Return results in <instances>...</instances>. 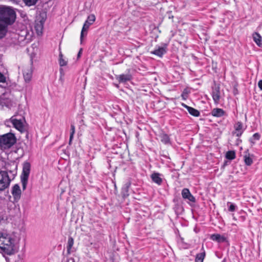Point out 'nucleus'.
Here are the masks:
<instances>
[{"instance_id": "nucleus-15", "label": "nucleus", "mask_w": 262, "mask_h": 262, "mask_svg": "<svg viewBox=\"0 0 262 262\" xmlns=\"http://www.w3.org/2000/svg\"><path fill=\"white\" fill-rule=\"evenodd\" d=\"M211 115L215 117H221L226 114V112L222 108H214L212 110Z\"/></svg>"}, {"instance_id": "nucleus-23", "label": "nucleus", "mask_w": 262, "mask_h": 262, "mask_svg": "<svg viewBox=\"0 0 262 262\" xmlns=\"http://www.w3.org/2000/svg\"><path fill=\"white\" fill-rule=\"evenodd\" d=\"M205 256V252L204 251L203 252L197 254L195 259V262H203V260Z\"/></svg>"}, {"instance_id": "nucleus-6", "label": "nucleus", "mask_w": 262, "mask_h": 262, "mask_svg": "<svg viewBox=\"0 0 262 262\" xmlns=\"http://www.w3.org/2000/svg\"><path fill=\"white\" fill-rule=\"evenodd\" d=\"M96 17L95 15L91 14L88 16L86 20L84 23L82 30L81 31L80 34V41L81 42L82 41V38L84 35H86L87 34V31L88 30L90 26L93 24V23L95 21Z\"/></svg>"}, {"instance_id": "nucleus-7", "label": "nucleus", "mask_w": 262, "mask_h": 262, "mask_svg": "<svg viewBox=\"0 0 262 262\" xmlns=\"http://www.w3.org/2000/svg\"><path fill=\"white\" fill-rule=\"evenodd\" d=\"M47 17L45 13L41 14L39 17L35 20V29L37 34L40 35L42 33L44 23L46 20Z\"/></svg>"}, {"instance_id": "nucleus-18", "label": "nucleus", "mask_w": 262, "mask_h": 262, "mask_svg": "<svg viewBox=\"0 0 262 262\" xmlns=\"http://www.w3.org/2000/svg\"><path fill=\"white\" fill-rule=\"evenodd\" d=\"M253 38L254 42L256 43V45L258 47H261L262 45L261 42V37L260 36V34L258 33L255 32L253 34Z\"/></svg>"}, {"instance_id": "nucleus-2", "label": "nucleus", "mask_w": 262, "mask_h": 262, "mask_svg": "<svg viewBox=\"0 0 262 262\" xmlns=\"http://www.w3.org/2000/svg\"><path fill=\"white\" fill-rule=\"evenodd\" d=\"M16 18L15 11L10 7L0 8V23L6 25L12 24Z\"/></svg>"}, {"instance_id": "nucleus-36", "label": "nucleus", "mask_w": 262, "mask_h": 262, "mask_svg": "<svg viewBox=\"0 0 262 262\" xmlns=\"http://www.w3.org/2000/svg\"><path fill=\"white\" fill-rule=\"evenodd\" d=\"M82 49L81 48L80 49L78 54H77V58H79L80 57H81V55L82 54Z\"/></svg>"}, {"instance_id": "nucleus-8", "label": "nucleus", "mask_w": 262, "mask_h": 262, "mask_svg": "<svg viewBox=\"0 0 262 262\" xmlns=\"http://www.w3.org/2000/svg\"><path fill=\"white\" fill-rule=\"evenodd\" d=\"M24 119H17L16 116H13L10 118V122L13 124V126L21 133L25 132V128L24 127L23 121Z\"/></svg>"}, {"instance_id": "nucleus-27", "label": "nucleus", "mask_w": 262, "mask_h": 262, "mask_svg": "<svg viewBox=\"0 0 262 262\" xmlns=\"http://www.w3.org/2000/svg\"><path fill=\"white\" fill-rule=\"evenodd\" d=\"M71 133H70V139H69V144H71V142L73 140L74 135L75 134V127L74 124H72L71 125Z\"/></svg>"}, {"instance_id": "nucleus-28", "label": "nucleus", "mask_w": 262, "mask_h": 262, "mask_svg": "<svg viewBox=\"0 0 262 262\" xmlns=\"http://www.w3.org/2000/svg\"><path fill=\"white\" fill-rule=\"evenodd\" d=\"M244 161L246 165L250 166L253 163V159L250 157L249 155L244 156Z\"/></svg>"}, {"instance_id": "nucleus-26", "label": "nucleus", "mask_w": 262, "mask_h": 262, "mask_svg": "<svg viewBox=\"0 0 262 262\" xmlns=\"http://www.w3.org/2000/svg\"><path fill=\"white\" fill-rule=\"evenodd\" d=\"M226 158L228 160H233L235 158V152L233 150H229L226 152Z\"/></svg>"}, {"instance_id": "nucleus-4", "label": "nucleus", "mask_w": 262, "mask_h": 262, "mask_svg": "<svg viewBox=\"0 0 262 262\" xmlns=\"http://www.w3.org/2000/svg\"><path fill=\"white\" fill-rule=\"evenodd\" d=\"M30 164L26 162L23 164V171L20 176L21 182L22 184L23 189L25 190L27 185L28 178L30 172Z\"/></svg>"}, {"instance_id": "nucleus-1", "label": "nucleus", "mask_w": 262, "mask_h": 262, "mask_svg": "<svg viewBox=\"0 0 262 262\" xmlns=\"http://www.w3.org/2000/svg\"><path fill=\"white\" fill-rule=\"evenodd\" d=\"M14 239L7 233H0V249L6 254H13L14 253Z\"/></svg>"}, {"instance_id": "nucleus-16", "label": "nucleus", "mask_w": 262, "mask_h": 262, "mask_svg": "<svg viewBox=\"0 0 262 262\" xmlns=\"http://www.w3.org/2000/svg\"><path fill=\"white\" fill-rule=\"evenodd\" d=\"M210 239L218 243H224L227 241L226 237L219 234H213L211 235Z\"/></svg>"}, {"instance_id": "nucleus-38", "label": "nucleus", "mask_w": 262, "mask_h": 262, "mask_svg": "<svg viewBox=\"0 0 262 262\" xmlns=\"http://www.w3.org/2000/svg\"><path fill=\"white\" fill-rule=\"evenodd\" d=\"M237 143H241L242 142V140L241 139H238L237 140Z\"/></svg>"}, {"instance_id": "nucleus-3", "label": "nucleus", "mask_w": 262, "mask_h": 262, "mask_svg": "<svg viewBox=\"0 0 262 262\" xmlns=\"http://www.w3.org/2000/svg\"><path fill=\"white\" fill-rule=\"evenodd\" d=\"M16 142L14 134L9 133L0 136V149L6 150L11 148Z\"/></svg>"}, {"instance_id": "nucleus-35", "label": "nucleus", "mask_w": 262, "mask_h": 262, "mask_svg": "<svg viewBox=\"0 0 262 262\" xmlns=\"http://www.w3.org/2000/svg\"><path fill=\"white\" fill-rule=\"evenodd\" d=\"M6 81V78L3 74L0 73V82H4Z\"/></svg>"}, {"instance_id": "nucleus-10", "label": "nucleus", "mask_w": 262, "mask_h": 262, "mask_svg": "<svg viewBox=\"0 0 262 262\" xmlns=\"http://www.w3.org/2000/svg\"><path fill=\"white\" fill-rule=\"evenodd\" d=\"M182 196L184 199H187L193 203L196 201L195 198L191 194L189 190L187 188H184L182 190Z\"/></svg>"}, {"instance_id": "nucleus-33", "label": "nucleus", "mask_w": 262, "mask_h": 262, "mask_svg": "<svg viewBox=\"0 0 262 262\" xmlns=\"http://www.w3.org/2000/svg\"><path fill=\"white\" fill-rule=\"evenodd\" d=\"M228 204H230L228 208L229 211L233 212L235 210L236 206L234 204L228 202Z\"/></svg>"}, {"instance_id": "nucleus-32", "label": "nucleus", "mask_w": 262, "mask_h": 262, "mask_svg": "<svg viewBox=\"0 0 262 262\" xmlns=\"http://www.w3.org/2000/svg\"><path fill=\"white\" fill-rule=\"evenodd\" d=\"M188 91L187 89H184L181 94V97L183 100H186L188 97Z\"/></svg>"}, {"instance_id": "nucleus-9", "label": "nucleus", "mask_w": 262, "mask_h": 262, "mask_svg": "<svg viewBox=\"0 0 262 262\" xmlns=\"http://www.w3.org/2000/svg\"><path fill=\"white\" fill-rule=\"evenodd\" d=\"M11 194L13 196L14 202H18L21 195V191L18 184H16L12 187Z\"/></svg>"}, {"instance_id": "nucleus-13", "label": "nucleus", "mask_w": 262, "mask_h": 262, "mask_svg": "<svg viewBox=\"0 0 262 262\" xmlns=\"http://www.w3.org/2000/svg\"><path fill=\"white\" fill-rule=\"evenodd\" d=\"M166 45H165L164 47H159L158 49H155L151 53L152 54L161 57L166 53Z\"/></svg>"}, {"instance_id": "nucleus-11", "label": "nucleus", "mask_w": 262, "mask_h": 262, "mask_svg": "<svg viewBox=\"0 0 262 262\" xmlns=\"http://www.w3.org/2000/svg\"><path fill=\"white\" fill-rule=\"evenodd\" d=\"M211 95L215 104H219L220 100V90L219 86L212 88Z\"/></svg>"}, {"instance_id": "nucleus-19", "label": "nucleus", "mask_w": 262, "mask_h": 262, "mask_svg": "<svg viewBox=\"0 0 262 262\" xmlns=\"http://www.w3.org/2000/svg\"><path fill=\"white\" fill-rule=\"evenodd\" d=\"M131 185V183L130 182H127L122 187V193L123 196H127L129 195L128 194V189Z\"/></svg>"}, {"instance_id": "nucleus-24", "label": "nucleus", "mask_w": 262, "mask_h": 262, "mask_svg": "<svg viewBox=\"0 0 262 262\" xmlns=\"http://www.w3.org/2000/svg\"><path fill=\"white\" fill-rule=\"evenodd\" d=\"M73 244H74V239L72 237L70 236L68 238L67 247L68 253L70 254L71 253V249L72 247H73Z\"/></svg>"}, {"instance_id": "nucleus-25", "label": "nucleus", "mask_w": 262, "mask_h": 262, "mask_svg": "<svg viewBox=\"0 0 262 262\" xmlns=\"http://www.w3.org/2000/svg\"><path fill=\"white\" fill-rule=\"evenodd\" d=\"M161 141L163 143L166 144L170 143V139L169 136L165 134H163L160 136Z\"/></svg>"}, {"instance_id": "nucleus-29", "label": "nucleus", "mask_w": 262, "mask_h": 262, "mask_svg": "<svg viewBox=\"0 0 262 262\" xmlns=\"http://www.w3.org/2000/svg\"><path fill=\"white\" fill-rule=\"evenodd\" d=\"M59 56V63L60 66L63 67V66H66L67 64V61L64 59H63V56L62 54L61 53V52L60 53Z\"/></svg>"}, {"instance_id": "nucleus-34", "label": "nucleus", "mask_w": 262, "mask_h": 262, "mask_svg": "<svg viewBox=\"0 0 262 262\" xmlns=\"http://www.w3.org/2000/svg\"><path fill=\"white\" fill-rule=\"evenodd\" d=\"M244 131V130H235L234 134H235L236 137L239 138L242 136Z\"/></svg>"}, {"instance_id": "nucleus-14", "label": "nucleus", "mask_w": 262, "mask_h": 262, "mask_svg": "<svg viewBox=\"0 0 262 262\" xmlns=\"http://www.w3.org/2000/svg\"><path fill=\"white\" fill-rule=\"evenodd\" d=\"M181 105L184 107L186 108L188 112H189V113L192 116L194 117H199L200 115V113L198 110L192 107L189 106L183 103H182Z\"/></svg>"}, {"instance_id": "nucleus-12", "label": "nucleus", "mask_w": 262, "mask_h": 262, "mask_svg": "<svg viewBox=\"0 0 262 262\" xmlns=\"http://www.w3.org/2000/svg\"><path fill=\"white\" fill-rule=\"evenodd\" d=\"M161 176V174L160 173L158 172H154L151 174L150 178L152 182L158 185H161L163 182V179Z\"/></svg>"}, {"instance_id": "nucleus-17", "label": "nucleus", "mask_w": 262, "mask_h": 262, "mask_svg": "<svg viewBox=\"0 0 262 262\" xmlns=\"http://www.w3.org/2000/svg\"><path fill=\"white\" fill-rule=\"evenodd\" d=\"M117 79L120 83H125L132 79V76L130 74H121L117 76Z\"/></svg>"}, {"instance_id": "nucleus-37", "label": "nucleus", "mask_w": 262, "mask_h": 262, "mask_svg": "<svg viewBox=\"0 0 262 262\" xmlns=\"http://www.w3.org/2000/svg\"><path fill=\"white\" fill-rule=\"evenodd\" d=\"M258 86L262 91V80H260L258 82Z\"/></svg>"}, {"instance_id": "nucleus-21", "label": "nucleus", "mask_w": 262, "mask_h": 262, "mask_svg": "<svg viewBox=\"0 0 262 262\" xmlns=\"http://www.w3.org/2000/svg\"><path fill=\"white\" fill-rule=\"evenodd\" d=\"M7 31V27L6 25L0 23V39L3 38Z\"/></svg>"}, {"instance_id": "nucleus-5", "label": "nucleus", "mask_w": 262, "mask_h": 262, "mask_svg": "<svg viewBox=\"0 0 262 262\" xmlns=\"http://www.w3.org/2000/svg\"><path fill=\"white\" fill-rule=\"evenodd\" d=\"M11 179L6 171H0V191H3L9 187Z\"/></svg>"}, {"instance_id": "nucleus-30", "label": "nucleus", "mask_w": 262, "mask_h": 262, "mask_svg": "<svg viewBox=\"0 0 262 262\" xmlns=\"http://www.w3.org/2000/svg\"><path fill=\"white\" fill-rule=\"evenodd\" d=\"M38 0H23L26 6L30 7L34 6Z\"/></svg>"}, {"instance_id": "nucleus-22", "label": "nucleus", "mask_w": 262, "mask_h": 262, "mask_svg": "<svg viewBox=\"0 0 262 262\" xmlns=\"http://www.w3.org/2000/svg\"><path fill=\"white\" fill-rule=\"evenodd\" d=\"M260 138V135L258 133H256L253 135L252 137L251 138H250L249 141L251 143V145H253L255 143V141L259 140Z\"/></svg>"}, {"instance_id": "nucleus-20", "label": "nucleus", "mask_w": 262, "mask_h": 262, "mask_svg": "<svg viewBox=\"0 0 262 262\" xmlns=\"http://www.w3.org/2000/svg\"><path fill=\"white\" fill-rule=\"evenodd\" d=\"M23 74L25 81L30 82L32 78V71L30 70L24 71Z\"/></svg>"}, {"instance_id": "nucleus-31", "label": "nucleus", "mask_w": 262, "mask_h": 262, "mask_svg": "<svg viewBox=\"0 0 262 262\" xmlns=\"http://www.w3.org/2000/svg\"><path fill=\"white\" fill-rule=\"evenodd\" d=\"M234 127L235 130H245V129H243V123L240 121L237 122L235 124Z\"/></svg>"}]
</instances>
